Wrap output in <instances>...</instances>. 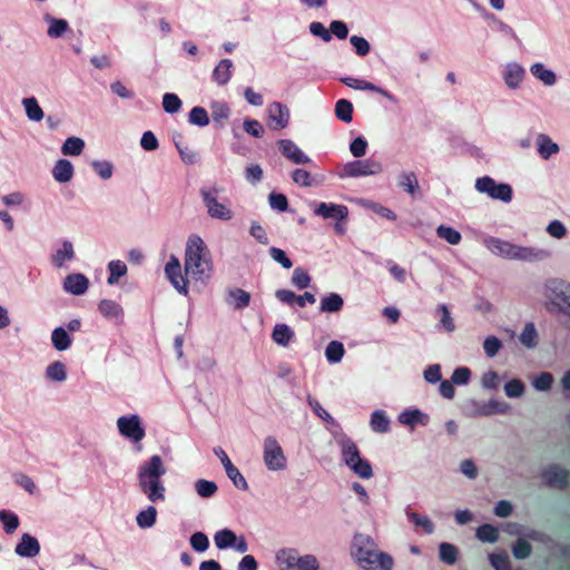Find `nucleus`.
<instances>
[{"mask_svg":"<svg viewBox=\"0 0 570 570\" xmlns=\"http://www.w3.org/2000/svg\"><path fill=\"white\" fill-rule=\"evenodd\" d=\"M341 81L350 88L357 89V90L374 91V92L382 95L383 97H385L393 104L397 102V99L394 95L390 94L389 91H386L385 89H383L381 87L375 86L372 82L361 80L357 78H352V77L341 78Z\"/></svg>","mask_w":570,"mask_h":570,"instance_id":"nucleus-17","label":"nucleus"},{"mask_svg":"<svg viewBox=\"0 0 570 570\" xmlns=\"http://www.w3.org/2000/svg\"><path fill=\"white\" fill-rule=\"evenodd\" d=\"M500 377L493 370H488L481 376V386L484 390L495 391L499 389Z\"/></svg>","mask_w":570,"mask_h":570,"instance_id":"nucleus-54","label":"nucleus"},{"mask_svg":"<svg viewBox=\"0 0 570 570\" xmlns=\"http://www.w3.org/2000/svg\"><path fill=\"white\" fill-rule=\"evenodd\" d=\"M435 314L440 317L438 330L446 333H452L455 330V323L451 315L449 307L445 304H440L435 308Z\"/></svg>","mask_w":570,"mask_h":570,"instance_id":"nucleus-29","label":"nucleus"},{"mask_svg":"<svg viewBox=\"0 0 570 570\" xmlns=\"http://www.w3.org/2000/svg\"><path fill=\"white\" fill-rule=\"evenodd\" d=\"M383 166L374 159L354 160L346 163L338 173L341 178L362 177L382 173Z\"/></svg>","mask_w":570,"mask_h":570,"instance_id":"nucleus-13","label":"nucleus"},{"mask_svg":"<svg viewBox=\"0 0 570 570\" xmlns=\"http://www.w3.org/2000/svg\"><path fill=\"white\" fill-rule=\"evenodd\" d=\"M89 286L88 278L80 273L68 275L63 281V289L72 295H82L87 292Z\"/></svg>","mask_w":570,"mask_h":570,"instance_id":"nucleus-22","label":"nucleus"},{"mask_svg":"<svg viewBox=\"0 0 570 570\" xmlns=\"http://www.w3.org/2000/svg\"><path fill=\"white\" fill-rule=\"evenodd\" d=\"M165 274L171 285L181 294H188L187 278L181 275V264L178 257L171 255L165 265Z\"/></svg>","mask_w":570,"mask_h":570,"instance_id":"nucleus-14","label":"nucleus"},{"mask_svg":"<svg viewBox=\"0 0 570 570\" xmlns=\"http://www.w3.org/2000/svg\"><path fill=\"white\" fill-rule=\"evenodd\" d=\"M21 104L30 121L39 122L43 119L45 112L35 97H26L22 99Z\"/></svg>","mask_w":570,"mask_h":570,"instance_id":"nucleus-27","label":"nucleus"},{"mask_svg":"<svg viewBox=\"0 0 570 570\" xmlns=\"http://www.w3.org/2000/svg\"><path fill=\"white\" fill-rule=\"evenodd\" d=\"M85 148V141L78 137H68L61 147V153L66 156H78Z\"/></svg>","mask_w":570,"mask_h":570,"instance_id":"nucleus-39","label":"nucleus"},{"mask_svg":"<svg viewBox=\"0 0 570 570\" xmlns=\"http://www.w3.org/2000/svg\"><path fill=\"white\" fill-rule=\"evenodd\" d=\"M189 122L199 127L207 126L209 124V117L205 108L194 107L189 112Z\"/></svg>","mask_w":570,"mask_h":570,"instance_id":"nucleus-57","label":"nucleus"},{"mask_svg":"<svg viewBox=\"0 0 570 570\" xmlns=\"http://www.w3.org/2000/svg\"><path fill=\"white\" fill-rule=\"evenodd\" d=\"M343 298L336 293H331L321 299L320 311L323 313L340 312L343 307Z\"/></svg>","mask_w":570,"mask_h":570,"instance_id":"nucleus-34","label":"nucleus"},{"mask_svg":"<svg viewBox=\"0 0 570 570\" xmlns=\"http://www.w3.org/2000/svg\"><path fill=\"white\" fill-rule=\"evenodd\" d=\"M46 376L52 382H63L67 379L66 366L62 362L56 361L46 368Z\"/></svg>","mask_w":570,"mask_h":570,"instance_id":"nucleus-44","label":"nucleus"},{"mask_svg":"<svg viewBox=\"0 0 570 570\" xmlns=\"http://www.w3.org/2000/svg\"><path fill=\"white\" fill-rule=\"evenodd\" d=\"M530 72L534 78L546 86H553L557 82V75L553 70L547 68L541 62H535L530 67Z\"/></svg>","mask_w":570,"mask_h":570,"instance_id":"nucleus-26","label":"nucleus"},{"mask_svg":"<svg viewBox=\"0 0 570 570\" xmlns=\"http://www.w3.org/2000/svg\"><path fill=\"white\" fill-rule=\"evenodd\" d=\"M157 510L154 505H148L146 509L138 512L136 521L139 528L148 529L156 523Z\"/></svg>","mask_w":570,"mask_h":570,"instance_id":"nucleus-36","label":"nucleus"},{"mask_svg":"<svg viewBox=\"0 0 570 570\" xmlns=\"http://www.w3.org/2000/svg\"><path fill=\"white\" fill-rule=\"evenodd\" d=\"M404 512L416 532H422L425 534H432L434 532V523L426 514L417 513L410 507H406Z\"/></svg>","mask_w":570,"mask_h":570,"instance_id":"nucleus-20","label":"nucleus"},{"mask_svg":"<svg viewBox=\"0 0 570 570\" xmlns=\"http://www.w3.org/2000/svg\"><path fill=\"white\" fill-rule=\"evenodd\" d=\"M352 558L362 570H392L393 558L379 549L375 540L363 533H356L352 541Z\"/></svg>","mask_w":570,"mask_h":570,"instance_id":"nucleus-2","label":"nucleus"},{"mask_svg":"<svg viewBox=\"0 0 570 570\" xmlns=\"http://www.w3.org/2000/svg\"><path fill=\"white\" fill-rule=\"evenodd\" d=\"M279 149L284 157L294 164H308L311 158L306 156L298 146L291 139H281L278 141Z\"/></svg>","mask_w":570,"mask_h":570,"instance_id":"nucleus-19","label":"nucleus"},{"mask_svg":"<svg viewBox=\"0 0 570 570\" xmlns=\"http://www.w3.org/2000/svg\"><path fill=\"white\" fill-rule=\"evenodd\" d=\"M51 343L57 351L62 352L71 346L72 337L65 327L59 326L51 333Z\"/></svg>","mask_w":570,"mask_h":570,"instance_id":"nucleus-30","label":"nucleus"},{"mask_svg":"<svg viewBox=\"0 0 570 570\" xmlns=\"http://www.w3.org/2000/svg\"><path fill=\"white\" fill-rule=\"evenodd\" d=\"M268 120L273 129H284L289 122V110L282 102L274 101L267 108Z\"/></svg>","mask_w":570,"mask_h":570,"instance_id":"nucleus-16","label":"nucleus"},{"mask_svg":"<svg viewBox=\"0 0 570 570\" xmlns=\"http://www.w3.org/2000/svg\"><path fill=\"white\" fill-rule=\"evenodd\" d=\"M502 342L494 335H489L484 338L483 350L488 357H494L502 348Z\"/></svg>","mask_w":570,"mask_h":570,"instance_id":"nucleus-53","label":"nucleus"},{"mask_svg":"<svg viewBox=\"0 0 570 570\" xmlns=\"http://www.w3.org/2000/svg\"><path fill=\"white\" fill-rule=\"evenodd\" d=\"M200 195L203 202L205 204L207 214L213 219H218L223 222L230 220L233 218V210L229 208L227 200L219 202L218 200V188L209 187L202 188Z\"/></svg>","mask_w":570,"mask_h":570,"instance_id":"nucleus-10","label":"nucleus"},{"mask_svg":"<svg viewBox=\"0 0 570 570\" xmlns=\"http://www.w3.org/2000/svg\"><path fill=\"white\" fill-rule=\"evenodd\" d=\"M570 472L557 464L546 468L541 472L542 481L549 487L563 488L567 485Z\"/></svg>","mask_w":570,"mask_h":570,"instance_id":"nucleus-15","label":"nucleus"},{"mask_svg":"<svg viewBox=\"0 0 570 570\" xmlns=\"http://www.w3.org/2000/svg\"><path fill=\"white\" fill-rule=\"evenodd\" d=\"M52 175L58 183H68L73 177V166L67 159H59L53 166Z\"/></svg>","mask_w":570,"mask_h":570,"instance_id":"nucleus-31","label":"nucleus"},{"mask_svg":"<svg viewBox=\"0 0 570 570\" xmlns=\"http://www.w3.org/2000/svg\"><path fill=\"white\" fill-rule=\"evenodd\" d=\"M0 522L2 523L3 529L8 534L13 533L19 527L18 515L7 510L0 511Z\"/></svg>","mask_w":570,"mask_h":570,"instance_id":"nucleus-49","label":"nucleus"},{"mask_svg":"<svg viewBox=\"0 0 570 570\" xmlns=\"http://www.w3.org/2000/svg\"><path fill=\"white\" fill-rule=\"evenodd\" d=\"M554 382L553 375L549 372H541L531 380V385L535 391L548 392Z\"/></svg>","mask_w":570,"mask_h":570,"instance_id":"nucleus-40","label":"nucleus"},{"mask_svg":"<svg viewBox=\"0 0 570 570\" xmlns=\"http://www.w3.org/2000/svg\"><path fill=\"white\" fill-rule=\"evenodd\" d=\"M117 428L122 438L130 441L138 451H141V441L146 435V429L138 414L118 417Z\"/></svg>","mask_w":570,"mask_h":570,"instance_id":"nucleus-9","label":"nucleus"},{"mask_svg":"<svg viewBox=\"0 0 570 570\" xmlns=\"http://www.w3.org/2000/svg\"><path fill=\"white\" fill-rule=\"evenodd\" d=\"M163 108L168 114H175L181 108V100L175 94H165L163 97Z\"/></svg>","mask_w":570,"mask_h":570,"instance_id":"nucleus-60","label":"nucleus"},{"mask_svg":"<svg viewBox=\"0 0 570 570\" xmlns=\"http://www.w3.org/2000/svg\"><path fill=\"white\" fill-rule=\"evenodd\" d=\"M75 258L73 245L70 240H63L61 247H59L51 256L52 264L61 268L66 262H70Z\"/></svg>","mask_w":570,"mask_h":570,"instance_id":"nucleus-24","label":"nucleus"},{"mask_svg":"<svg viewBox=\"0 0 570 570\" xmlns=\"http://www.w3.org/2000/svg\"><path fill=\"white\" fill-rule=\"evenodd\" d=\"M476 538L482 542L494 543L499 540V530L492 524H482L476 529Z\"/></svg>","mask_w":570,"mask_h":570,"instance_id":"nucleus-42","label":"nucleus"},{"mask_svg":"<svg viewBox=\"0 0 570 570\" xmlns=\"http://www.w3.org/2000/svg\"><path fill=\"white\" fill-rule=\"evenodd\" d=\"M391 421L383 410H375L371 414L370 426L376 433H386L390 431Z\"/></svg>","mask_w":570,"mask_h":570,"instance_id":"nucleus-32","label":"nucleus"},{"mask_svg":"<svg viewBox=\"0 0 570 570\" xmlns=\"http://www.w3.org/2000/svg\"><path fill=\"white\" fill-rule=\"evenodd\" d=\"M225 471H226L227 476L229 478V480L233 482V484L236 488L242 489V490L248 489V484H247L245 478L242 475V473L235 465L228 468Z\"/></svg>","mask_w":570,"mask_h":570,"instance_id":"nucleus-64","label":"nucleus"},{"mask_svg":"<svg viewBox=\"0 0 570 570\" xmlns=\"http://www.w3.org/2000/svg\"><path fill=\"white\" fill-rule=\"evenodd\" d=\"M313 213L325 220L334 222V229L338 235H344L346 232L345 220L348 216V209L345 205L334 203H314Z\"/></svg>","mask_w":570,"mask_h":570,"instance_id":"nucleus-8","label":"nucleus"},{"mask_svg":"<svg viewBox=\"0 0 570 570\" xmlns=\"http://www.w3.org/2000/svg\"><path fill=\"white\" fill-rule=\"evenodd\" d=\"M489 560L494 570H511L510 559L505 552L492 553Z\"/></svg>","mask_w":570,"mask_h":570,"instance_id":"nucleus-59","label":"nucleus"},{"mask_svg":"<svg viewBox=\"0 0 570 570\" xmlns=\"http://www.w3.org/2000/svg\"><path fill=\"white\" fill-rule=\"evenodd\" d=\"M525 392L524 383L519 379H513L504 384V393L510 399L521 397Z\"/></svg>","mask_w":570,"mask_h":570,"instance_id":"nucleus-51","label":"nucleus"},{"mask_svg":"<svg viewBox=\"0 0 570 570\" xmlns=\"http://www.w3.org/2000/svg\"><path fill=\"white\" fill-rule=\"evenodd\" d=\"M335 441L340 448L341 459L343 463L358 478L368 480L373 476L371 463L362 458L356 443L346 434H335Z\"/></svg>","mask_w":570,"mask_h":570,"instance_id":"nucleus-5","label":"nucleus"},{"mask_svg":"<svg viewBox=\"0 0 570 570\" xmlns=\"http://www.w3.org/2000/svg\"><path fill=\"white\" fill-rule=\"evenodd\" d=\"M233 62L229 59H223L215 67L213 78L218 85H226L232 77Z\"/></svg>","mask_w":570,"mask_h":570,"instance_id":"nucleus-33","label":"nucleus"},{"mask_svg":"<svg viewBox=\"0 0 570 570\" xmlns=\"http://www.w3.org/2000/svg\"><path fill=\"white\" fill-rule=\"evenodd\" d=\"M538 153L542 159H549L552 155L559 153V146L546 134H539L537 137Z\"/></svg>","mask_w":570,"mask_h":570,"instance_id":"nucleus-28","label":"nucleus"},{"mask_svg":"<svg viewBox=\"0 0 570 570\" xmlns=\"http://www.w3.org/2000/svg\"><path fill=\"white\" fill-rule=\"evenodd\" d=\"M525 77V69L518 62H509L503 69V79L508 88L515 90L520 88Z\"/></svg>","mask_w":570,"mask_h":570,"instance_id":"nucleus-18","label":"nucleus"},{"mask_svg":"<svg viewBox=\"0 0 570 570\" xmlns=\"http://www.w3.org/2000/svg\"><path fill=\"white\" fill-rule=\"evenodd\" d=\"M436 235L441 239H444L445 242H448L451 245H458L462 238L460 232H458L456 229H454L450 226H445V225H440L436 228Z\"/></svg>","mask_w":570,"mask_h":570,"instance_id":"nucleus-48","label":"nucleus"},{"mask_svg":"<svg viewBox=\"0 0 570 570\" xmlns=\"http://www.w3.org/2000/svg\"><path fill=\"white\" fill-rule=\"evenodd\" d=\"M272 337L276 344L287 346L294 337V332L286 324H276L273 330Z\"/></svg>","mask_w":570,"mask_h":570,"instance_id":"nucleus-35","label":"nucleus"},{"mask_svg":"<svg viewBox=\"0 0 570 570\" xmlns=\"http://www.w3.org/2000/svg\"><path fill=\"white\" fill-rule=\"evenodd\" d=\"M196 491L202 498H210L217 492V485L213 481L198 480L195 483Z\"/></svg>","mask_w":570,"mask_h":570,"instance_id":"nucleus-58","label":"nucleus"},{"mask_svg":"<svg viewBox=\"0 0 570 570\" xmlns=\"http://www.w3.org/2000/svg\"><path fill=\"white\" fill-rule=\"evenodd\" d=\"M400 185L410 195L419 193L420 186L416 175L413 171H403L399 176Z\"/></svg>","mask_w":570,"mask_h":570,"instance_id":"nucleus-38","label":"nucleus"},{"mask_svg":"<svg viewBox=\"0 0 570 570\" xmlns=\"http://www.w3.org/2000/svg\"><path fill=\"white\" fill-rule=\"evenodd\" d=\"M68 28L69 26L66 20L52 18L49 20L47 33L50 38H59L68 30Z\"/></svg>","mask_w":570,"mask_h":570,"instance_id":"nucleus-56","label":"nucleus"},{"mask_svg":"<svg viewBox=\"0 0 570 570\" xmlns=\"http://www.w3.org/2000/svg\"><path fill=\"white\" fill-rule=\"evenodd\" d=\"M263 461L267 470L276 472L287 468L285 453L274 436H267L263 443Z\"/></svg>","mask_w":570,"mask_h":570,"instance_id":"nucleus-11","label":"nucleus"},{"mask_svg":"<svg viewBox=\"0 0 570 570\" xmlns=\"http://www.w3.org/2000/svg\"><path fill=\"white\" fill-rule=\"evenodd\" d=\"M109 277L107 279L109 285H114L118 282V279L126 275L127 266L121 261H111L108 264Z\"/></svg>","mask_w":570,"mask_h":570,"instance_id":"nucleus-46","label":"nucleus"},{"mask_svg":"<svg viewBox=\"0 0 570 570\" xmlns=\"http://www.w3.org/2000/svg\"><path fill=\"white\" fill-rule=\"evenodd\" d=\"M99 312L108 320L120 323L124 317L121 306L112 299H102L99 303Z\"/></svg>","mask_w":570,"mask_h":570,"instance_id":"nucleus-25","label":"nucleus"},{"mask_svg":"<svg viewBox=\"0 0 570 570\" xmlns=\"http://www.w3.org/2000/svg\"><path fill=\"white\" fill-rule=\"evenodd\" d=\"M14 551L19 557L33 558L39 554L40 544L37 538L29 533H23Z\"/></svg>","mask_w":570,"mask_h":570,"instance_id":"nucleus-21","label":"nucleus"},{"mask_svg":"<svg viewBox=\"0 0 570 570\" xmlns=\"http://www.w3.org/2000/svg\"><path fill=\"white\" fill-rule=\"evenodd\" d=\"M311 276L308 275V273L301 268V267H296L293 272V276H292V283L293 285L298 288V289H305L309 286L311 284Z\"/></svg>","mask_w":570,"mask_h":570,"instance_id":"nucleus-55","label":"nucleus"},{"mask_svg":"<svg viewBox=\"0 0 570 570\" xmlns=\"http://www.w3.org/2000/svg\"><path fill=\"white\" fill-rule=\"evenodd\" d=\"M485 247L495 256L504 259L537 263L549 259L551 252L534 246H522L497 237L484 239Z\"/></svg>","mask_w":570,"mask_h":570,"instance_id":"nucleus-4","label":"nucleus"},{"mask_svg":"<svg viewBox=\"0 0 570 570\" xmlns=\"http://www.w3.org/2000/svg\"><path fill=\"white\" fill-rule=\"evenodd\" d=\"M91 166L102 179H109L114 173V166L108 160H94Z\"/></svg>","mask_w":570,"mask_h":570,"instance_id":"nucleus-62","label":"nucleus"},{"mask_svg":"<svg viewBox=\"0 0 570 570\" xmlns=\"http://www.w3.org/2000/svg\"><path fill=\"white\" fill-rule=\"evenodd\" d=\"M235 538L236 534L234 531L230 529H222L215 533L214 542L217 549L225 550L232 548Z\"/></svg>","mask_w":570,"mask_h":570,"instance_id":"nucleus-37","label":"nucleus"},{"mask_svg":"<svg viewBox=\"0 0 570 570\" xmlns=\"http://www.w3.org/2000/svg\"><path fill=\"white\" fill-rule=\"evenodd\" d=\"M269 206L277 212H286L288 208V200L284 194L271 193L268 196Z\"/></svg>","mask_w":570,"mask_h":570,"instance_id":"nucleus-63","label":"nucleus"},{"mask_svg":"<svg viewBox=\"0 0 570 570\" xmlns=\"http://www.w3.org/2000/svg\"><path fill=\"white\" fill-rule=\"evenodd\" d=\"M279 570H318L320 562L314 554L301 556L294 548H283L275 554Z\"/></svg>","mask_w":570,"mask_h":570,"instance_id":"nucleus-7","label":"nucleus"},{"mask_svg":"<svg viewBox=\"0 0 570 570\" xmlns=\"http://www.w3.org/2000/svg\"><path fill=\"white\" fill-rule=\"evenodd\" d=\"M399 422L411 429L416 425L425 426L429 423V415L417 409L406 410L399 415Z\"/></svg>","mask_w":570,"mask_h":570,"instance_id":"nucleus-23","label":"nucleus"},{"mask_svg":"<svg viewBox=\"0 0 570 570\" xmlns=\"http://www.w3.org/2000/svg\"><path fill=\"white\" fill-rule=\"evenodd\" d=\"M522 345L527 348H533L538 343V333L533 323H527L519 337Z\"/></svg>","mask_w":570,"mask_h":570,"instance_id":"nucleus-41","label":"nucleus"},{"mask_svg":"<svg viewBox=\"0 0 570 570\" xmlns=\"http://www.w3.org/2000/svg\"><path fill=\"white\" fill-rule=\"evenodd\" d=\"M184 271L186 277H190L196 282H206L213 275L214 264L212 255L199 235L193 234L186 242Z\"/></svg>","mask_w":570,"mask_h":570,"instance_id":"nucleus-1","label":"nucleus"},{"mask_svg":"<svg viewBox=\"0 0 570 570\" xmlns=\"http://www.w3.org/2000/svg\"><path fill=\"white\" fill-rule=\"evenodd\" d=\"M166 474V468L159 455H153L138 468V487L151 503L164 502L166 488L161 478Z\"/></svg>","mask_w":570,"mask_h":570,"instance_id":"nucleus-3","label":"nucleus"},{"mask_svg":"<svg viewBox=\"0 0 570 570\" xmlns=\"http://www.w3.org/2000/svg\"><path fill=\"white\" fill-rule=\"evenodd\" d=\"M532 547L529 542H527L525 538L519 537L512 546V553L517 559H525L530 557Z\"/></svg>","mask_w":570,"mask_h":570,"instance_id":"nucleus-52","label":"nucleus"},{"mask_svg":"<svg viewBox=\"0 0 570 570\" xmlns=\"http://www.w3.org/2000/svg\"><path fill=\"white\" fill-rule=\"evenodd\" d=\"M335 116L346 122L350 124L353 119V105L351 101L346 99H340L335 104Z\"/></svg>","mask_w":570,"mask_h":570,"instance_id":"nucleus-43","label":"nucleus"},{"mask_svg":"<svg viewBox=\"0 0 570 570\" xmlns=\"http://www.w3.org/2000/svg\"><path fill=\"white\" fill-rule=\"evenodd\" d=\"M229 303L237 309L244 308L249 304L250 295L240 288L229 292Z\"/></svg>","mask_w":570,"mask_h":570,"instance_id":"nucleus-50","label":"nucleus"},{"mask_svg":"<svg viewBox=\"0 0 570 570\" xmlns=\"http://www.w3.org/2000/svg\"><path fill=\"white\" fill-rule=\"evenodd\" d=\"M191 548L197 552H204L209 547V540L204 532H195L189 539Z\"/></svg>","mask_w":570,"mask_h":570,"instance_id":"nucleus-61","label":"nucleus"},{"mask_svg":"<svg viewBox=\"0 0 570 570\" xmlns=\"http://www.w3.org/2000/svg\"><path fill=\"white\" fill-rule=\"evenodd\" d=\"M345 353L344 346L338 341H332L328 343L325 350L326 360L330 363H338L343 358Z\"/></svg>","mask_w":570,"mask_h":570,"instance_id":"nucleus-45","label":"nucleus"},{"mask_svg":"<svg viewBox=\"0 0 570 570\" xmlns=\"http://www.w3.org/2000/svg\"><path fill=\"white\" fill-rule=\"evenodd\" d=\"M475 189L479 193L487 194L492 199L510 203L512 199V188L509 184H498L493 178L484 176L475 181Z\"/></svg>","mask_w":570,"mask_h":570,"instance_id":"nucleus-12","label":"nucleus"},{"mask_svg":"<svg viewBox=\"0 0 570 570\" xmlns=\"http://www.w3.org/2000/svg\"><path fill=\"white\" fill-rule=\"evenodd\" d=\"M542 294L550 313L570 315V284L558 278H549L543 284Z\"/></svg>","mask_w":570,"mask_h":570,"instance_id":"nucleus-6","label":"nucleus"},{"mask_svg":"<svg viewBox=\"0 0 570 570\" xmlns=\"http://www.w3.org/2000/svg\"><path fill=\"white\" fill-rule=\"evenodd\" d=\"M440 559L446 564H454L458 560L459 550L455 546L443 542L439 547Z\"/></svg>","mask_w":570,"mask_h":570,"instance_id":"nucleus-47","label":"nucleus"}]
</instances>
